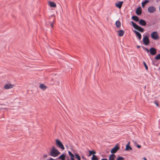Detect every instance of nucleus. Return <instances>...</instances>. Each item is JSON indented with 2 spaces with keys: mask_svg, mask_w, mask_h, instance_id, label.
Segmentation results:
<instances>
[{
  "mask_svg": "<svg viewBox=\"0 0 160 160\" xmlns=\"http://www.w3.org/2000/svg\"><path fill=\"white\" fill-rule=\"evenodd\" d=\"M133 32L136 34V36L138 38V40H141L142 38L141 34L139 32L136 30L133 31Z\"/></svg>",
  "mask_w": 160,
  "mask_h": 160,
  "instance_id": "obj_8",
  "label": "nucleus"
},
{
  "mask_svg": "<svg viewBox=\"0 0 160 160\" xmlns=\"http://www.w3.org/2000/svg\"><path fill=\"white\" fill-rule=\"evenodd\" d=\"M75 155L76 157V158H77V159H78V158H79L80 157L79 156V155L78 154V153H76L75 154Z\"/></svg>",
  "mask_w": 160,
  "mask_h": 160,
  "instance_id": "obj_31",
  "label": "nucleus"
},
{
  "mask_svg": "<svg viewBox=\"0 0 160 160\" xmlns=\"http://www.w3.org/2000/svg\"><path fill=\"white\" fill-rule=\"evenodd\" d=\"M139 24L143 26H145L146 25V21L143 19H140L139 21Z\"/></svg>",
  "mask_w": 160,
  "mask_h": 160,
  "instance_id": "obj_13",
  "label": "nucleus"
},
{
  "mask_svg": "<svg viewBox=\"0 0 160 160\" xmlns=\"http://www.w3.org/2000/svg\"><path fill=\"white\" fill-rule=\"evenodd\" d=\"M123 2L122 1H119V2H117L115 3V5L117 7H118L119 8H120L122 5Z\"/></svg>",
  "mask_w": 160,
  "mask_h": 160,
  "instance_id": "obj_12",
  "label": "nucleus"
},
{
  "mask_svg": "<svg viewBox=\"0 0 160 160\" xmlns=\"http://www.w3.org/2000/svg\"><path fill=\"white\" fill-rule=\"evenodd\" d=\"M129 150H132V148L129 145H126L125 150L128 151Z\"/></svg>",
  "mask_w": 160,
  "mask_h": 160,
  "instance_id": "obj_24",
  "label": "nucleus"
},
{
  "mask_svg": "<svg viewBox=\"0 0 160 160\" xmlns=\"http://www.w3.org/2000/svg\"><path fill=\"white\" fill-rule=\"evenodd\" d=\"M130 143V142H129L126 145H129Z\"/></svg>",
  "mask_w": 160,
  "mask_h": 160,
  "instance_id": "obj_41",
  "label": "nucleus"
},
{
  "mask_svg": "<svg viewBox=\"0 0 160 160\" xmlns=\"http://www.w3.org/2000/svg\"><path fill=\"white\" fill-rule=\"evenodd\" d=\"M136 12L138 15H141L142 13V9L141 7H139L137 9Z\"/></svg>",
  "mask_w": 160,
  "mask_h": 160,
  "instance_id": "obj_10",
  "label": "nucleus"
},
{
  "mask_svg": "<svg viewBox=\"0 0 160 160\" xmlns=\"http://www.w3.org/2000/svg\"><path fill=\"white\" fill-rule=\"evenodd\" d=\"M131 23L134 28L136 29L138 26L136 23L132 21L131 22Z\"/></svg>",
  "mask_w": 160,
  "mask_h": 160,
  "instance_id": "obj_23",
  "label": "nucleus"
},
{
  "mask_svg": "<svg viewBox=\"0 0 160 160\" xmlns=\"http://www.w3.org/2000/svg\"><path fill=\"white\" fill-rule=\"evenodd\" d=\"M143 65H144V66L145 67V69H146V70H148V67L147 65L146 62L144 61H143Z\"/></svg>",
  "mask_w": 160,
  "mask_h": 160,
  "instance_id": "obj_28",
  "label": "nucleus"
},
{
  "mask_svg": "<svg viewBox=\"0 0 160 160\" xmlns=\"http://www.w3.org/2000/svg\"><path fill=\"white\" fill-rule=\"evenodd\" d=\"M140 46H137V48H140Z\"/></svg>",
  "mask_w": 160,
  "mask_h": 160,
  "instance_id": "obj_40",
  "label": "nucleus"
},
{
  "mask_svg": "<svg viewBox=\"0 0 160 160\" xmlns=\"http://www.w3.org/2000/svg\"><path fill=\"white\" fill-rule=\"evenodd\" d=\"M133 143H134V144L135 145H136L137 144V142L136 141H133Z\"/></svg>",
  "mask_w": 160,
  "mask_h": 160,
  "instance_id": "obj_35",
  "label": "nucleus"
},
{
  "mask_svg": "<svg viewBox=\"0 0 160 160\" xmlns=\"http://www.w3.org/2000/svg\"><path fill=\"white\" fill-rule=\"evenodd\" d=\"M89 156H91L92 154L94 155L96 153V152L94 151H89Z\"/></svg>",
  "mask_w": 160,
  "mask_h": 160,
  "instance_id": "obj_25",
  "label": "nucleus"
},
{
  "mask_svg": "<svg viewBox=\"0 0 160 160\" xmlns=\"http://www.w3.org/2000/svg\"><path fill=\"white\" fill-rule=\"evenodd\" d=\"M155 104L157 106V107H159L158 104V103L157 102H155Z\"/></svg>",
  "mask_w": 160,
  "mask_h": 160,
  "instance_id": "obj_34",
  "label": "nucleus"
},
{
  "mask_svg": "<svg viewBox=\"0 0 160 160\" xmlns=\"http://www.w3.org/2000/svg\"><path fill=\"white\" fill-rule=\"evenodd\" d=\"M136 146L138 148H141V146L139 145H137Z\"/></svg>",
  "mask_w": 160,
  "mask_h": 160,
  "instance_id": "obj_33",
  "label": "nucleus"
},
{
  "mask_svg": "<svg viewBox=\"0 0 160 160\" xmlns=\"http://www.w3.org/2000/svg\"><path fill=\"white\" fill-rule=\"evenodd\" d=\"M124 158L121 157H118L116 160H124Z\"/></svg>",
  "mask_w": 160,
  "mask_h": 160,
  "instance_id": "obj_30",
  "label": "nucleus"
},
{
  "mask_svg": "<svg viewBox=\"0 0 160 160\" xmlns=\"http://www.w3.org/2000/svg\"><path fill=\"white\" fill-rule=\"evenodd\" d=\"M149 51L150 54L152 55H155L157 52L156 49L154 48H151L149 49Z\"/></svg>",
  "mask_w": 160,
  "mask_h": 160,
  "instance_id": "obj_7",
  "label": "nucleus"
},
{
  "mask_svg": "<svg viewBox=\"0 0 160 160\" xmlns=\"http://www.w3.org/2000/svg\"><path fill=\"white\" fill-rule=\"evenodd\" d=\"M142 41L144 44L146 45L149 44L150 42L148 37L146 35L143 37Z\"/></svg>",
  "mask_w": 160,
  "mask_h": 160,
  "instance_id": "obj_4",
  "label": "nucleus"
},
{
  "mask_svg": "<svg viewBox=\"0 0 160 160\" xmlns=\"http://www.w3.org/2000/svg\"><path fill=\"white\" fill-rule=\"evenodd\" d=\"M101 160H108L107 158H102Z\"/></svg>",
  "mask_w": 160,
  "mask_h": 160,
  "instance_id": "obj_37",
  "label": "nucleus"
},
{
  "mask_svg": "<svg viewBox=\"0 0 160 160\" xmlns=\"http://www.w3.org/2000/svg\"><path fill=\"white\" fill-rule=\"evenodd\" d=\"M52 16H54L55 17V16H54L53 15H52Z\"/></svg>",
  "mask_w": 160,
  "mask_h": 160,
  "instance_id": "obj_42",
  "label": "nucleus"
},
{
  "mask_svg": "<svg viewBox=\"0 0 160 160\" xmlns=\"http://www.w3.org/2000/svg\"><path fill=\"white\" fill-rule=\"evenodd\" d=\"M151 37L152 39L154 40H157L159 38V36L158 33L156 31L153 32L151 34Z\"/></svg>",
  "mask_w": 160,
  "mask_h": 160,
  "instance_id": "obj_3",
  "label": "nucleus"
},
{
  "mask_svg": "<svg viewBox=\"0 0 160 160\" xmlns=\"http://www.w3.org/2000/svg\"><path fill=\"white\" fill-rule=\"evenodd\" d=\"M66 155L63 154H62L57 158L61 159V160H65Z\"/></svg>",
  "mask_w": 160,
  "mask_h": 160,
  "instance_id": "obj_15",
  "label": "nucleus"
},
{
  "mask_svg": "<svg viewBox=\"0 0 160 160\" xmlns=\"http://www.w3.org/2000/svg\"><path fill=\"white\" fill-rule=\"evenodd\" d=\"M155 59L156 60L160 59V54L157 55L155 57Z\"/></svg>",
  "mask_w": 160,
  "mask_h": 160,
  "instance_id": "obj_27",
  "label": "nucleus"
},
{
  "mask_svg": "<svg viewBox=\"0 0 160 160\" xmlns=\"http://www.w3.org/2000/svg\"><path fill=\"white\" fill-rule=\"evenodd\" d=\"M119 149V147L118 145H116L112 149L111 151V152L112 153H114L117 152Z\"/></svg>",
  "mask_w": 160,
  "mask_h": 160,
  "instance_id": "obj_5",
  "label": "nucleus"
},
{
  "mask_svg": "<svg viewBox=\"0 0 160 160\" xmlns=\"http://www.w3.org/2000/svg\"><path fill=\"white\" fill-rule=\"evenodd\" d=\"M98 158L96 155H93L91 160H98Z\"/></svg>",
  "mask_w": 160,
  "mask_h": 160,
  "instance_id": "obj_26",
  "label": "nucleus"
},
{
  "mask_svg": "<svg viewBox=\"0 0 160 160\" xmlns=\"http://www.w3.org/2000/svg\"><path fill=\"white\" fill-rule=\"evenodd\" d=\"M13 86L14 85L13 84H8L5 85L4 86V88L5 89H8L12 88Z\"/></svg>",
  "mask_w": 160,
  "mask_h": 160,
  "instance_id": "obj_9",
  "label": "nucleus"
},
{
  "mask_svg": "<svg viewBox=\"0 0 160 160\" xmlns=\"http://www.w3.org/2000/svg\"><path fill=\"white\" fill-rule=\"evenodd\" d=\"M118 34L119 37L122 36L124 33V31L122 30H119L117 32Z\"/></svg>",
  "mask_w": 160,
  "mask_h": 160,
  "instance_id": "obj_11",
  "label": "nucleus"
},
{
  "mask_svg": "<svg viewBox=\"0 0 160 160\" xmlns=\"http://www.w3.org/2000/svg\"><path fill=\"white\" fill-rule=\"evenodd\" d=\"M39 87L40 88L43 90H45L47 88V87L45 85L43 84H40L39 85Z\"/></svg>",
  "mask_w": 160,
  "mask_h": 160,
  "instance_id": "obj_16",
  "label": "nucleus"
},
{
  "mask_svg": "<svg viewBox=\"0 0 160 160\" xmlns=\"http://www.w3.org/2000/svg\"><path fill=\"white\" fill-rule=\"evenodd\" d=\"M77 159H78V160H81V158H80V157L79 158H78Z\"/></svg>",
  "mask_w": 160,
  "mask_h": 160,
  "instance_id": "obj_39",
  "label": "nucleus"
},
{
  "mask_svg": "<svg viewBox=\"0 0 160 160\" xmlns=\"http://www.w3.org/2000/svg\"><path fill=\"white\" fill-rule=\"evenodd\" d=\"M49 5L52 7H56V4L53 2H50L49 3Z\"/></svg>",
  "mask_w": 160,
  "mask_h": 160,
  "instance_id": "obj_17",
  "label": "nucleus"
},
{
  "mask_svg": "<svg viewBox=\"0 0 160 160\" xmlns=\"http://www.w3.org/2000/svg\"><path fill=\"white\" fill-rule=\"evenodd\" d=\"M132 19L136 22H138L139 21V18L136 16H132Z\"/></svg>",
  "mask_w": 160,
  "mask_h": 160,
  "instance_id": "obj_19",
  "label": "nucleus"
},
{
  "mask_svg": "<svg viewBox=\"0 0 160 160\" xmlns=\"http://www.w3.org/2000/svg\"><path fill=\"white\" fill-rule=\"evenodd\" d=\"M60 153L57 149L54 147H53L50 150L49 155L52 157H56L58 156Z\"/></svg>",
  "mask_w": 160,
  "mask_h": 160,
  "instance_id": "obj_1",
  "label": "nucleus"
},
{
  "mask_svg": "<svg viewBox=\"0 0 160 160\" xmlns=\"http://www.w3.org/2000/svg\"><path fill=\"white\" fill-rule=\"evenodd\" d=\"M149 1L148 0H146L144 2H143L142 3V8H144V6L147 4V3Z\"/></svg>",
  "mask_w": 160,
  "mask_h": 160,
  "instance_id": "obj_21",
  "label": "nucleus"
},
{
  "mask_svg": "<svg viewBox=\"0 0 160 160\" xmlns=\"http://www.w3.org/2000/svg\"><path fill=\"white\" fill-rule=\"evenodd\" d=\"M67 160H69V159H67Z\"/></svg>",
  "mask_w": 160,
  "mask_h": 160,
  "instance_id": "obj_43",
  "label": "nucleus"
},
{
  "mask_svg": "<svg viewBox=\"0 0 160 160\" xmlns=\"http://www.w3.org/2000/svg\"><path fill=\"white\" fill-rule=\"evenodd\" d=\"M115 158V155L114 154H112L110 156L109 159V160H114Z\"/></svg>",
  "mask_w": 160,
  "mask_h": 160,
  "instance_id": "obj_18",
  "label": "nucleus"
},
{
  "mask_svg": "<svg viewBox=\"0 0 160 160\" xmlns=\"http://www.w3.org/2000/svg\"><path fill=\"white\" fill-rule=\"evenodd\" d=\"M115 24L117 27L118 28H119L121 26V23L119 21H117L116 22Z\"/></svg>",
  "mask_w": 160,
  "mask_h": 160,
  "instance_id": "obj_22",
  "label": "nucleus"
},
{
  "mask_svg": "<svg viewBox=\"0 0 160 160\" xmlns=\"http://www.w3.org/2000/svg\"><path fill=\"white\" fill-rule=\"evenodd\" d=\"M142 48H143V49L144 50H146L148 53L149 52H150L149 50L147 48H145V47H143V46H142Z\"/></svg>",
  "mask_w": 160,
  "mask_h": 160,
  "instance_id": "obj_29",
  "label": "nucleus"
},
{
  "mask_svg": "<svg viewBox=\"0 0 160 160\" xmlns=\"http://www.w3.org/2000/svg\"><path fill=\"white\" fill-rule=\"evenodd\" d=\"M136 29L138 30L141 32H143L144 31V29L143 28L139 26H138V27Z\"/></svg>",
  "mask_w": 160,
  "mask_h": 160,
  "instance_id": "obj_20",
  "label": "nucleus"
},
{
  "mask_svg": "<svg viewBox=\"0 0 160 160\" xmlns=\"http://www.w3.org/2000/svg\"><path fill=\"white\" fill-rule=\"evenodd\" d=\"M68 154L70 156L71 160H73L74 159L75 155L73 154L70 151L68 152Z\"/></svg>",
  "mask_w": 160,
  "mask_h": 160,
  "instance_id": "obj_14",
  "label": "nucleus"
},
{
  "mask_svg": "<svg viewBox=\"0 0 160 160\" xmlns=\"http://www.w3.org/2000/svg\"><path fill=\"white\" fill-rule=\"evenodd\" d=\"M50 25L51 27L52 28L53 27V22H52L50 23Z\"/></svg>",
  "mask_w": 160,
  "mask_h": 160,
  "instance_id": "obj_32",
  "label": "nucleus"
},
{
  "mask_svg": "<svg viewBox=\"0 0 160 160\" xmlns=\"http://www.w3.org/2000/svg\"><path fill=\"white\" fill-rule=\"evenodd\" d=\"M143 159L144 160H147L146 158H143Z\"/></svg>",
  "mask_w": 160,
  "mask_h": 160,
  "instance_id": "obj_38",
  "label": "nucleus"
},
{
  "mask_svg": "<svg viewBox=\"0 0 160 160\" xmlns=\"http://www.w3.org/2000/svg\"><path fill=\"white\" fill-rule=\"evenodd\" d=\"M56 144L58 148L62 150H64L65 149L63 144L58 139H56Z\"/></svg>",
  "mask_w": 160,
  "mask_h": 160,
  "instance_id": "obj_2",
  "label": "nucleus"
},
{
  "mask_svg": "<svg viewBox=\"0 0 160 160\" xmlns=\"http://www.w3.org/2000/svg\"><path fill=\"white\" fill-rule=\"evenodd\" d=\"M156 10V8L153 6H150L148 8V12L150 13H153Z\"/></svg>",
  "mask_w": 160,
  "mask_h": 160,
  "instance_id": "obj_6",
  "label": "nucleus"
},
{
  "mask_svg": "<svg viewBox=\"0 0 160 160\" xmlns=\"http://www.w3.org/2000/svg\"><path fill=\"white\" fill-rule=\"evenodd\" d=\"M47 155H43V157L44 158H47Z\"/></svg>",
  "mask_w": 160,
  "mask_h": 160,
  "instance_id": "obj_36",
  "label": "nucleus"
}]
</instances>
